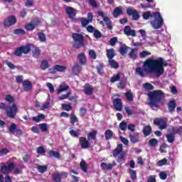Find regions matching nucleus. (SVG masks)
<instances>
[{
    "instance_id": "nucleus-45",
    "label": "nucleus",
    "mask_w": 182,
    "mask_h": 182,
    "mask_svg": "<svg viewBox=\"0 0 182 182\" xmlns=\"http://www.w3.org/2000/svg\"><path fill=\"white\" fill-rule=\"evenodd\" d=\"M69 89V86L68 85H60L58 90V93H62V92H65Z\"/></svg>"
},
{
    "instance_id": "nucleus-20",
    "label": "nucleus",
    "mask_w": 182,
    "mask_h": 182,
    "mask_svg": "<svg viewBox=\"0 0 182 182\" xmlns=\"http://www.w3.org/2000/svg\"><path fill=\"white\" fill-rule=\"evenodd\" d=\"M84 92L87 96H90L93 93V88L89 84L84 86Z\"/></svg>"
},
{
    "instance_id": "nucleus-3",
    "label": "nucleus",
    "mask_w": 182,
    "mask_h": 182,
    "mask_svg": "<svg viewBox=\"0 0 182 182\" xmlns=\"http://www.w3.org/2000/svg\"><path fill=\"white\" fill-rule=\"evenodd\" d=\"M152 17L154 18V20L151 21L152 28H154V29H160L164 23L163 16H161L160 12L156 11L153 14Z\"/></svg>"
},
{
    "instance_id": "nucleus-7",
    "label": "nucleus",
    "mask_w": 182,
    "mask_h": 182,
    "mask_svg": "<svg viewBox=\"0 0 182 182\" xmlns=\"http://www.w3.org/2000/svg\"><path fill=\"white\" fill-rule=\"evenodd\" d=\"M18 112V105H16V104H12L11 107H9L6 109V115L8 117H10V119H15Z\"/></svg>"
},
{
    "instance_id": "nucleus-35",
    "label": "nucleus",
    "mask_w": 182,
    "mask_h": 182,
    "mask_svg": "<svg viewBox=\"0 0 182 182\" xmlns=\"http://www.w3.org/2000/svg\"><path fill=\"white\" fill-rule=\"evenodd\" d=\"M150 132H151V127L148 125L144 127L143 132L144 136L150 135Z\"/></svg>"
},
{
    "instance_id": "nucleus-27",
    "label": "nucleus",
    "mask_w": 182,
    "mask_h": 182,
    "mask_svg": "<svg viewBox=\"0 0 182 182\" xmlns=\"http://www.w3.org/2000/svg\"><path fill=\"white\" fill-rule=\"evenodd\" d=\"M50 157H55V159H60V154L58 151H50L49 152Z\"/></svg>"
},
{
    "instance_id": "nucleus-17",
    "label": "nucleus",
    "mask_w": 182,
    "mask_h": 182,
    "mask_svg": "<svg viewBox=\"0 0 182 182\" xmlns=\"http://www.w3.org/2000/svg\"><path fill=\"white\" fill-rule=\"evenodd\" d=\"M124 32V34L127 35V36H136V31L132 30V28L129 26H125Z\"/></svg>"
},
{
    "instance_id": "nucleus-43",
    "label": "nucleus",
    "mask_w": 182,
    "mask_h": 182,
    "mask_svg": "<svg viewBox=\"0 0 182 182\" xmlns=\"http://www.w3.org/2000/svg\"><path fill=\"white\" fill-rule=\"evenodd\" d=\"M38 36L41 42H46V36L45 35V33H39L38 34Z\"/></svg>"
},
{
    "instance_id": "nucleus-50",
    "label": "nucleus",
    "mask_w": 182,
    "mask_h": 182,
    "mask_svg": "<svg viewBox=\"0 0 182 182\" xmlns=\"http://www.w3.org/2000/svg\"><path fill=\"white\" fill-rule=\"evenodd\" d=\"M15 35H25L26 32H25V30L22 28H18L14 31Z\"/></svg>"
},
{
    "instance_id": "nucleus-58",
    "label": "nucleus",
    "mask_w": 182,
    "mask_h": 182,
    "mask_svg": "<svg viewBox=\"0 0 182 182\" xmlns=\"http://www.w3.org/2000/svg\"><path fill=\"white\" fill-rule=\"evenodd\" d=\"M62 107L64 110L69 112V110H72V107L69 104H62Z\"/></svg>"
},
{
    "instance_id": "nucleus-59",
    "label": "nucleus",
    "mask_w": 182,
    "mask_h": 182,
    "mask_svg": "<svg viewBox=\"0 0 182 182\" xmlns=\"http://www.w3.org/2000/svg\"><path fill=\"white\" fill-rule=\"evenodd\" d=\"M46 86L48 87L50 93H53V92H55V88L53 87V85H52V83L47 82Z\"/></svg>"
},
{
    "instance_id": "nucleus-37",
    "label": "nucleus",
    "mask_w": 182,
    "mask_h": 182,
    "mask_svg": "<svg viewBox=\"0 0 182 182\" xmlns=\"http://www.w3.org/2000/svg\"><path fill=\"white\" fill-rule=\"evenodd\" d=\"M157 144H159V141L157 139L153 138L149 140V146H151V147H156Z\"/></svg>"
},
{
    "instance_id": "nucleus-4",
    "label": "nucleus",
    "mask_w": 182,
    "mask_h": 182,
    "mask_svg": "<svg viewBox=\"0 0 182 182\" xmlns=\"http://www.w3.org/2000/svg\"><path fill=\"white\" fill-rule=\"evenodd\" d=\"M117 97H120L119 94H114L112 96V103L117 112H122V109H123V102H122V99Z\"/></svg>"
},
{
    "instance_id": "nucleus-62",
    "label": "nucleus",
    "mask_w": 182,
    "mask_h": 182,
    "mask_svg": "<svg viewBox=\"0 0 182 182\" xmlns=\"http://www.w3.org/2000/svg\"><path fill=\"white\" fill-rule=\"evenodd\" d=\"M129 173L131 174V178H132V180L136 179V171H134V170L129 168Z\"/></svg>"
},
{
    "instance_id": "nucleus-9",
    "label": "nucleus",
    "mask_w": 182,
    "mask_h": 182,
    "mask_svg": "<svg viewBox=\"0 0 182 182\" xmlns=\"http://www.w3.org/2000/svg\"><path fill=\"white\" fill-rule=\"evenodd\" d=\"M67 68L65 65H56L53 68H50L48 70L50 73H56V72H65Z\"/></svg>"
},
{
    "instance_id": "nucleus-33",
    "label": "nucleus",
    "mask_w": 182,
    "mask_h": 182,
    "mask_svg": "<svg viewBox=\"0 0 182 182\" xmlns=\"http://www.w3.org/2000/svg\"><path fill=\"white\" fill-rule=\"evenodd\" d=\"M38 127L43 133L48 131V124L46 123L39 124Z\"/></svg>"
},
{
    "instance_id": "nucleus-23",
    "label": "nucleus",
    "mask_w": 182,
    "mask_h": 182,
    "mask_svg": "<svg viewBox=\"0 0 182 182\" xmlns=\"http://www.w3.org/2000/svg\"><path fill=\"white\" fill-rule=\"evenodd\" d=\"M122 150H123V145L120 144L117 146V149L113 152L114 157L119 156V154L122 153Z\"/></svg>"
},
{
    "instance_id": "nucleus-11",
    "label": "nucleus",
    "mask_w": 182,
    "mask_h": 182,
    "mask_svg": "<svg viewBox=\"0 0 182 182\" xmlns=\"http://www.w3.org/2000/svg\"><path fill=\"white\" fill-rule=\"evenodd\" d=\"M93 21V16H92L91 13L87 14V19L85 18H81V23L82 26H87L89 23H92Z\"/></svg>"
},
{
    "instance_id": "nucleus-40",
    "label": "nucleus",
    "mask_w": 182,
    "mask_h": 182,
    "mask_svg": "<svg viewBox=\"0 0 182 182\" xmlns=\"http://www.w3.org/2000/svg\"><path fill=\"white\" fill-rule=\"evenodd\" d=\"M129 57L132 59H136V58L137 57V50L136 49L131 50V52L129 53Z\"/></svg>"
},
{
    "instance_id": "nucleus-63",
    "label": "nucleus",
    "mask_w": 182,
    "mask_h": 182,
    "mask_svg": "<svg viewBox=\"0 0 182 182\" xmlns=\"http://www.w3.org/2000/svg\"><path fill=\"white\" fill-rule=\"evenodd\" d=\"M70 119H71L72 124H75V123L77 122V117H76V115L72 114L70 116Z\"/></svg>"
},
{
    "instance_id": "nucleus-30",
    "label": "nucleus",
    "mask_w": 182,
    "mask_h": 182,
    "mask_svg": "<svg viewBox=\"0 0 182 182\" xmlns=\"http://www.w3.org/2000/svg\"><path fill=\"white\" fill-rule=\"evenodd\" d=\"M121 75L122 74L120 73H117V75H114L112 77H111L110 82H112V83H114V82H119L122 77Z\"/></svg>"
},
{
    "instance_id": "nucleus-53",
    "label": "nucleus",
    "mask_w": 182,
    "mask_h": 182,
    "mask_svg": "<svg viewBox=\"0 0 182 182\" xmlns=\"http://www.w3.org/2000/svg\"><path fill=\"white\" fill-rule=\"evenodd\" d=\"M127 49L128 48L127 46H122L119 48V53L121 55H122V56L127 53Z\"/></svg>"
},
{
    "instance_id": "nucleus-28",
    "label": "nucleus",
    "mask_w": 182,
    "mask_h": 182,
    "mask_svg": "<svg viewBox=\"0 0 182 182\" xmlns=\"http://www.w3.org/2000/svg\"><path fill=\"white\" fill-rule=\"evenodd\" d=\"M114 55H115L114 50L113 49L107 50V56L109 60L113 59V58H114Z\"/></svg>"
},
{
    "instance_id": "nucleus-31",
    "label": "nucleus",
    "mask_w": 182,
    "mask_h": 182,
    "mask_svg": "<svg viewBox=\"0 0 182 182\" xmlns=\"http://www.w3.org/2000/svg\"><path fill=\"white\" fill-rule=\"evenodd\" d=\"M33 58H38L41 55V50L36 47H33L32 50Z\"/></svg>"
},
{
    "instance_id": "nucleus-12",
    "label": "nucleus",
    "mask_w": 182,
    "mask_h": 182,
    "mask_svg": "<svg viewBox=\"0 0 182 182\" xmlns=\"http://www.w3.org/2000/svg\"><path fill=\"white\" fill-rule=\"evenodd\" d=\"M66 177H68V173L66 172L55 173L54 175H53V178L56 182H60V180H62V178H66Z\"/></svg>"
},
{
    "instance_id": "nucleus-18",
    "label": "nucleus",
    "mask_w": 182,
    "mask_h": 182,
    "mask_svg": "<svg viewBox=\"0 0 182 182\" xmlns=\"http://www.w3.org/2000/svg\"><path fill=\"white\" fill-rule=\"evenodd\" d=\"M77 59L80 63V65H86L87 62V59L86 58V55L85 53H81L77 55Z\"/></svg>"
},
{
    "instance_id": "nucleus-16",
    "label": "nucleus",
    "mask_w": 182,
    "mask_h": 182,
    "mask_svg": "<svg viewBox=\"0 0 182 182\" xmlns=\"http://www.w3.org/2000/svg\"><path fill=\"white\" fill-rule=\"evenodd\" d=\"M98 15L100 16H102V18H103V20L107 23L109 29H112V22H110V20L109 19V18H107V16H105V13H103V11H98Z\"/></svg>"
},
{
    "instance_id": "nucleus-36",
    "label": "nucleus",
    "mask_w": 182,
    "mask_h": 182,
    "mask_svg": "<svg viewBox=\"0 0 182 182\" xmlns=\"http://www.w3.org/2000/svg\"><path fill=\"white\" fill-rule=\"evenodd\" d=\"M109 63L111 68H119V63H117V62H116V60H114L113 59L109 60Z\"/></svg>"
},
{
    "instance_id": "nucleus-6",
    "label": "nucleus",
    "mask_w": 182,
    "mask_h": 182,
    "mask_svg": "<svg viewBox=\"0 0 182 182\" xmlns=\"http://www.w3.org/2000/svg\"><path fill=\"white\" fill-rule=\"evenodd\" d=\"M11 170H14L16 174L21 173L19 169L18 168H15L14 164H10L8 166H3L1 167V173H3V174H8V173H11Z\"/></svg>"
},
{
    "instance_id": "nucleus-48",
    "label": "nucleus",
    "mask_w": 182,
    "mask_h": 182,
    "mask_svg": "<svg viewBox=\"0 0 182 182\" xmlns=\"http://www.w3.org/2000/svg\"><path fill=\"white\" fill-rule=\"evenodd\" d=\"M144 87L146 90H153V89H154V86H153L149 82L144 84Z\"/></svg>"
},
{
    "instance_id": "nucleus-34",
    "label": "nucleus",
    "mask_w": 182,
    "mask_h": 182,
    "mask_svg": "<svg viewBox=\"0 0 182 182\" xmlns=\"http://www.w3.org/2000/svg\"><path fill=\"white\" fill-rule=\"evenodd\" d=\"M125 97L128 102H133V92L132 91H128L125 93Z\"/></svg>"
},
{
    "instance_id": "nucleus-22",
    "label": "nucleus",
    "mask_w": 182,
    "mask_h": 182,
    "mask_svg": "<svg viewBox=\"0 0 182 182\" xmlns=\"http://www.w3.org/2000/svg\"><path fill=\"white\" fill-rule=\"evenodd\" d=\"M45 119V114H38L36 117H33L31 118V120L33 122H36V123H39V122H42V120H44Z\"/></svg>"
},
{
    "instance_id": "nucleus-13",
    "label": "nucleus",
    "mask_w": 182,
    "mask_h": 182,
    "mask_svg": "<svg viewBox=\"0 0 182 182\" xmlns=\"http://www.w3.org/2000/svg\"><path fill=\"white\" fill-rule=\"evenodd\" d=\"M65 11L69 18H71L72 19H73V18L76 16V14H77V11H76V9L69 6L66 7Z\"/></svg>"
},
{
    "instance_id": "nucleus-5",
    "label": "nucleus",
    "mask_w": 182,
    "mask_h": 182,
    "mask_svg": "<svg viewBox=\"0 0 182 182\" xmlns=\"http://www.w3.org/2000/svg\"><path fill=\"white\" fill-rule=\"evenodd\" d=\"M73 39L74 40V48H80V46H83V35L79 33H73Z\"/></svg>"
},
{
    "instance_id": "nucleus-14",
    "label": "nucleus",
    "mask_w": 182,
    "mask_h": 182,
    "mask_svg": "<svg viewBox=\"0 0 182 182\" xmlns=\"http://www.w3.org/2000/svg\"><path fill=\"white\" fill-rule=\"evenodd\" d=\"M80 144L82 149H89L90 146V143H89V141L85 137L80 138Z\"/></svg>"
},
{
    "instance_id": "nucleus-8",
    "label": "nucleus",
    "mask_w": 182,
    "mask_h": 182,
    "mask_svg": "<svg viewBox=\"0 0 182 182\" xmlns=\"http://www.w3.org/2000/svg\"><path fill=\"white\" fill-rule=\"evenodd\" d=\"M154 123H155L161 130H164V129L167 127V118H156L154 120Z\"/></svg>"
},
{
    "instance_id": "nucleus-51",
    "label": "nucleus",
    "mask_w": 182,
    "mask_h": 182,
    "mask_svg": "<svg viewBox=\"0 0 182 182\" xmlns=\"http://www.w3.org/2000/svg\"><path fill=\"white\" fill-rule=\"evenodd\" d=\"M119 129L120 130H122V132L126 131V129H127V123L125 122H122L119 124Z\"/></svg>"
},
{
    "instance_id": "nucleus-42",
    "label": "nucleus",
    "mask_w": 182,
    "mask_h": 182,
    "mask_svg": "<svg viewBox=\"0 0 182 182\" xmlns=\"http://www.w3.org/2000/svg\"><path fill=\"white\" fill-rule=\"evenodd\" d=\"M80 168L84 171L85 173L87 171V166L86 165V162L85 161H82L80 164Z\"/></svg>"
},
{
    "instance_id": "nucleus-39",
    "label": "nucleus",
    "mask_w": 182,
    "mask_h": 182,
    "mask_svg": "<svg viewBox=\"0 0 182 182\" xmlns=\"http://www.w3.org/2000/svg\"><path fill=\"white\" fill-rule=\"evenodd\" d=\"M96 134H97V132L92 131L87 134V137L92 140H95L96 139Z\"/></svg>"
},
{
    "instance_id": "nucleus-2",
    "label": "nucleus",
    "mask_w": 182,
    "mask_h": 182,
    "mask_svg": "<svg viewBox=\"0 0 182 182\" xmlns=\"http://www.w3.org/2000/svg\"><path fill=\"white\" fill-rule=\"evenodd\" d=\"M149 97V105L151 107H159V104L161 103V100L166 97L161 90H154L148 93Z\"/></svg>"
},
{
    "instance_id": "nucleus-25",
    "label": "nucleus",
    "mask_w": 182,
    "mask_h": 182,
    "mask_svg": "<svg viewBox=\"0 0 182 182\" xmlns=\"http://www.w3.org/2000/svg\"><path fill=\"white\" fill-rule=\"evenodd\" d=\"M70 134L73 137H79V136H80V129H77V130L70 129Z\"/></svg>"
},
{
    "instance_id": "nucleus-15",
    "label": "nucleus",
    "mask_w": 182,
    "mask_h": 182,
    "mask_svg": "<svg viewBox=\"0 0 182 182\" xmlns=\"http://www.w3.org/2000/svg\"><path fill=\"white\" fill-rule=\"evenodd\" d=\"M116 166V161H113L112 164H106V163H102L101 164V168L102 170H112Z\"/></svg>"
},
{
    "instance_id": "nucleus-47",
    "label": "nucleus",
    "mask_w": 182,
    "mask_h": 182,
    "mask_svg": "<svg viewBox=\"0 0 182 182\" xmlns=\"http://www.w3.org/2000/svg\"><path fill=\"white\" fill-rule=\"evenodd\" d=\"M38 170L39 173H45V171H46V170H48V166L39 165L38 166Z\"/></svg>"
},
{
    "instance_id": "nucleus-19",
    "label": "nucleus",
    "mask_w": 182,
    "mask_h": 182,
    "mask_svg": "<svg viewBox=\"0 0 182 182\" xmlns=\"http://www.w3.org/2000/svg\"><path fill=\"white\" fill-rule=\"evenodd\" d=\"M38 25H39V23L32 21L26 24V31H33V29H35V28H36V26H38Z\"/></svg>"
},
{
    "instance_id": "nucleus-10",
    "label": "nucleus",
    "mask_w": 182,
    "mask_h": 182,
    "mask_svg": "<svg viewBox=\"0 0 182 182\" xmlns=\"http://www.w3.org/2000/svg\"><path fill=\"white\" fill-rule=\"evenodd\" d=\"M16 23V17L14 16H9L4 21L5 26H12Z\"/></svg>"
},
{
    "instance_id": "nucleus-55",
    "label": "nucleus",
    "mask_w": 182,
    "mask_h": 182,
    "mask_svg": "<svg viewBox=\"0 0 182 182\" xmlns=\"http://www.w3.org/2000/svg\"><path fill=\"white\" fill-rule=\"evenodd\" d=\"M149 55H151V53L149 51H142L139 53L140 58H146V56H149Z\"/></svg>"
},
{
    "instance_id": "nucleus-29",
    "label": "nucleus",
    "mask_w": 182,
    "mask_h": 182,
    "mask_svg": "<svg viewBox=\"0 0 182 182\" xmlns=\"http://www.w3.org/2000/svg\"><path fill=\"white\" fill-rule=\"evenodd\" d=\"M9 130L10 133H11V134H15L16 132V124L12 122L10 127H9Z\"/></svg>"
},
{
    "instance_id": "nucleus-49",
    "label": "nucleus",
    "mask_w": 182,
    "mask_h": 182,
    "mask_svg": "<svg viewBox=\"0 0 182 182\" xmlns=\"http://www.w3.org/2000/svg\"><path fill=\"white\" fill-rule=\"evenodd\" d=\"M5 100L9 103H14V102H15V98H14V97L11 95H6Z\"/></svg>"
},
{
    "instance_id": "nucleus-26",
    "label": "nucleus",
    "mask_w": 182,
    "mask_h": 182,
    "mask_svg": "<svg viewBox=\"0 0 182 182\" xmlns=\"http://www.w3.org/2000/svg\"><path fill=\"white\" fill-rule=\"evenodd\" d=\"M40 68L43 70H46V69H48L49 68V63H48V61H46V60H43L41 61Z\"/></svg>"
},
{
    "instance_id": "nucleus-32",
    "label": "nucleus",
    "mask_w": 182,
    "mask_h": 182,
    "mask_svg": "<svg viewBox=\"0 0 182 182\" xmlns=\"http://www.w3.org/2000/svg\"><path fill=\"white\" fill-rule=\"evenodd\" d=\"M105 134L106 140H110V139L113 137V132H112L110 129L106 130Z\"/></svg>"
},
{
    "instance_id": "nucleus-44",
    "label": "nucleus",
    "mask_w": 182,
    "mask_h": 182,
    "mask_svg": "<svg viewBox=\"0 0 182 182\" xmlns=\"http://www.w3.org/2000/svg\"><path fill=\"white\" fill-rule=\"evenodd\" d=\"M176 109V102L175 101H171L168 104V109L171 112H173Z\"/></svg>"
},
{
    "instance_id": "nucleus-56",
    "label": "nucleus",
    "mask_w": 182,
    "mask_h": 182,
    "mask_svg": "<svg viewBox=\"0 0 182 182\" xmlns=\"http://www.w3.org/2000/svg\"><path fill=\"white\" fill-rule=\"evenodd\" d=\"M69 96H70V92L67 94L62 95L58 97L59 100H65V99H69Z\"/></svg>"
},
{
    "instance_id": "nucleus-46",
    "label": "nucleus",
    "mask_w": 182,
    "mask_h": 182,
    "mask_svg": "<svg viewBox=\"0 0 182 182\" xmlns=\"http://www.w3.org/2000/svg\"><path fill=\"white\" fill-rule=\"evenodd\" d=\"M50 107V103L49 102H46L41 105V110H45L46 109H49Z\"/></svg>"
},
{
    "instance_id": "nucleus-54",
    "label": "nucleus",
    "mask_w": 182,
    "mask_h": 182,
    "mask_svg": "<svg viewBox=\"0 0 182 182\" xmlns=\"http://www.w3.org/2000/svg\"><path fill=\"white\" fill-rule=\"evenodd\" d=\"M89 56L91 58V59H96V58L97 57L95 50H90Z\"/></svg>"
},
{
    "instance_id": "nucleus-60",
    "label": "nucleus",
    "mask_w": 182,
    "mask_h": 182,
    "mask_svg": "<svg viewBox=\"0 0 182 182\" xmlns=\"http://www.w3.org/2000/svg\"><path fill=\"white\" fill-rule=\"evenodd\" d=\"M22 53H23V51H22V48L20 47V48H17L16 50H15V52H14V55H16V56H21V55H22Z\"/></svg>"
},
{
    "instance_id": "nucleus-21",
    "label": "nucleus",
    "mask_w": 182,
    "mask_h": 182,
    "mask_svg": "<svg viewBox=\"0 0 182 182\" xmlns=\"http://www.w3.org/2000/svg\"><path fill=\"white\" fill-rule=\"evenodd\" d=\"M23 87L26 92H29L32 89V84L28 80L23 82Z\"/></svg>"
},
{
    "instance_id": "nucleus-61",
    "label": "nucleus",
    "mask_w": 182,
    "mask_h": 182,
    "mask_svg": "<svg viewBox=\"0 0 182 182\" xmlns=\"http://www.w3.org/2000/svg\"><path fill=\"white\" fill-rule=\"evenodd\" d=\"M159 177L161 180H166L167 178V173L165 171H161L159 173Z\"/></svg>"
},
{
    "instance_id": "nucleus-24",
    "label": "nucleus",
    "mask_w": 182,
    "mask_h": 182,
    "mask_svg": "<svg viewBox=\"0 0 182 182\" xmlns=\"http://www.w3.org/2000/svg\"><path fill=\"white\" fill-rule=\"evenodd\" d=\"M80 70H82V65L79 64H75L73 68V73L74 75H79Z\"/></svg>"
},
{
    "instance_id": "nucleus-1",
    "label": "nucleus",
    "mask_w": 182,
    "mask_h": 182,
    "mask_svg": "<svg viewBox=\"0 0 182 182\" xmlns=\"http://www.w3.org/2000/svg\"><path fill=\"white\" fill-rule=\"evenodd\" d=\"M163 66H167V63L164 62V59L159 58L158 59H148L144 63V68L138 67L135 69L136 75L141 77H146L147 73H155L160 76L164 73Z\"/></svg>"
},
{
    "instance_id": "nucleus-64",
    "label": "nucleus",
    "mask_w": 182,
    "mask_h": 182,
    "mask_svg": "<svg viewBox=\"0 0 182 182\" xmlns=\"http://www.w3.org/2000/svg\"><path fill=\"white\" fill-rule=\"evenodd\" d=\"M149 16H151V12L150 11H146L143 14L144 19H149Z\"/></svg>"
},
{
    "instance_id": "nucleus-38",
    "label": "nucleus",
    "mask_w": 182,
    "mask_h": 182,
    "mask_svg": "<svg viewBox=\"0 0 182 182\" xmlns=\"http://www.w3.org/2000/svg\"><path fill=\"white\" fill-rule=\"evenodd\" d=\"M122 14V9L120 7H117L113 12V15L114 16V18H117V16H119V15H120Z\"/></svg>"
},
{
    "instance_id": "nucleus-57",
    "label": "nucleus",
    "mask_w": 182,
    "mask_h": 182,
    "mask_svg": "<svg viewBox=\"0 0 182 182\" xmlns=\"http://www.w3.org/2000/svg\"><path fill=\"white\" fill-rule=\"evenodd\" d=\"M157 166L159 167H161V166H164V164H167V159H164L162 160H160L157 162Z\"/></svg>"
},
{
    "instance_id": "nucleus-52",
    "label": "nucleus",
    "mask_w": 182,
    "mask_h": 182,
    "mask_svg": "<svg viewBox=\"0 0 182 182\" xmlns=\"http://www.w3.org/2000/svg\"><path fill=\"white\" fill-rule=\"evenodd\" d=\"M168 143H173L174 141V134H168L166 135Z\"/></svg>"
},
{
    "instance_id": "nucleus-41",
    "label": "nucleus",
    "mask_w": 182,
    "mask_h": 182,
    "mask_svg": "<svg viewBox=\"0 0 182 182\" xmlns=\"http://www.w3.org/2000/svg\"><path fill=\"white\" fill-rule=\"evenodd\" d=\"M23 53L26 54L31 51V46L27 45L26 46L21 47Z\"/></svg>"
}]
</instances>
